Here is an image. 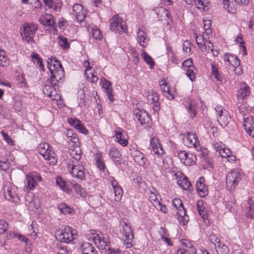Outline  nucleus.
Instances as JSON below:
<instances>
[{
    "mask_svg": "<svg viewBox=\"0 0 254 254\" xmlns=\"http://www.w3.org/2000/svg\"><path fill=\"white\" fill-rule=\"evenodd\" d=\"M223 4L224 7L226 9L229 13H235L236 9L233 3L229 1V0H223Z\"/></svg>",
    "mask_w": 254,
    "mask_h": 254,
    "instance_id": "obj_46",
    "label": "nucleus"
},
{
    "mask_svg": "<svg viewBox=\"0 0 254 254\" xmlns=\"http://www.w3.org/2000/svg\"><path fill=\"white\" fill-rule=\"evenodd\" d=\"M59 43L63 49H67L69 48V43L68 42L67 39L65 37L59 36Z\"/></svg>",
    "mask_w": 254,
    "mask_h": 254,
    "instance_id": "obj_51",
    "label": "nucleus"
},
{
    "mask_svg": "<svg viewBox=\"0 0 254 254\" xmlns=\"http://www.w3.org/2000/svg\"><path fill=\"white\" fill-rule=\"evenodd\" d=\"M250 89L248 85L245 82H241L239 84V87L237 93L238 99H244L250 95Z\"/></svg>",
    "mask_w": 254,
    "mask_h": 254,
    "instance_id": "obj_20",
    "label": "nucleus"
},
{
    "mask_svg": "<svg viewBox=\"0 0 254 254\" xmlns=\"http://www.w3.org/2000/svg\"><path fill=\"white\" fill-rule=\"evenodd\" d=\"M173 204L178 210L177 212V219L182 225H187L189 221V217L186 214L187 211L182 200L179 198H175L173 200Z\"/></svg>",
    "mask_w": 254,
    "mask_h": 254,
    "instance_id": "obj_4",
    "label": "nucleus"
},
{
    "mask_svg": "<svg viewBox=\"0 0 254 254\" xmlns=\"http://www.w3.org/2000/svg\"><path fill=\"white\" fill-rule=\"evenodd\" d=\"M71 156L75 160L72 164L68 165V169H70V173L74 178L83 180L85 178V170L82 164L79 161L81 158V150L78 147L74 148L70 152Z\"/></svg>",
    "mask_w": 254,
    "mask_h": 254,
    "instance_id": "obj_1",
    "label": "nucleus"
},
{
    "mask_svg": "<svg viewBox=\"0 0 254 254\" xmlns=\"http://www.w3.org/2000/svg\"><path fill=\"white\" fill-rule=\"evenodd\" d=\"M71 185L76 191L80 193H82L83 189L81 187V186L79 185H78L75 182H71Z\"/></svg>",
    "mask_w": 254,
    "mask_h": 254,
    "instance_id": "obj_64",
    "label": "nucleus"
},
{
    "mask_svg": "<svg viewBox=\"0 0 254 254\" xmlns=\"http://www.w3.org/2000/svg\"><path fill=\"white\" fill-rule=\"evenodd\" d=\"M191 245V244H190ZM190 251L185 249H180L177 252V254H190L191 253L192 254H196V251L193 246H191L190 247Z\"/></svg>",
    "mask_w": 254,
    "mask_h": 254,
    "instance_id": "obj_50",
    "label": "nucleus"
},
{
    "mask_svg": "<svg viewBox=\"0 0 254 254\" xmlns=\"http://www.w3.org/2000/svg\"><path fill=\"white\" fill-rule=\"evenodd\" d=\"M209 239L211 243L215 246V247L221 242L220 239L215 234L209 235Z\"/></svg>",
    "mask_w": 254,
    "mask_h": 254,
    "instance_id": "obj_59",
    "label": "nucleus"
},
{
    "mask_svg": "<svg viewBox=\"0 0 254 254\" xmlns=\"http://www.w3.org/2000/svg\"><path fill=\"white\" fill-rule=\"evenodd\" d=\"M88 31L91 33L92 37L95 40H100L102 38V34L100 30L96 26H93L88 29Z\"/></svg>",
    "mask_w": 254,
    "mask_h": 254,
    "instance_id": "obj_38",
    "label": "nucleus"
},
{
    "mask_svg": "<svg viewBox=\"0 0 254 254\" xmlns=\"http://www.w3.org/2000/svg\"><path fill=\"white\" fill-rule=\"evenodd\" d=\"M160 160H161L163 165L162 166V169L166 170L167 169H169L171 166L173 165L172 161L171 159L169 158H165L163 160L161 159L160 158H158Z\"/></svg>",
    "mask_w": 254,
    "mask_h": 254,
    "instance_id": "obj_49",
    "label": "nucleus"
},
{
    "mask_svg": "<svg viewBox=\"0 0 254 254\" xmlns=\"http://www.w3.org/2000/svg\"><path fill=\"white\" fill-rule=\"evenodd\" d=\"M37 150L50 165H54L57 163L56 154L49 144L46 142L41 143L38 146Z\"/></svg>",
    "mask_w": 254,
    "mask_h": 254,
    "instance_id": "obj_3",
    "label": "nucleus"
},
{
    "mask_svg": "<svg viewBox=\"0 0 254 254\" xmlns=\"http://www.w3.org/2000/svg\"><path fill=\"white\" fill-rule=\"evenodd\" d=\"M178 156L181 162L186 166H193L196 160V157L194 154L184 150L179 152Z\"/></svg>",
    "mask_w": 254,
    "mask_h": 254,
    "instance_id": "obj_12",
    "label": "nucleus"
},
{
    "mask_svg": "<svg viewBox=\"0 0 254 254\" xmlns=\"http://www.w3.org/2000/svg\"><path fill=\"white\" fill-rule=\"evenodd\" d=\"M26 181V189L30 190L35 187L38 182L42 181V178L37 172H32L27 175Z\"/></svg>",
    "mask_w": 254,
    "mask_h": 254,
    "instance_id": "obj_14",
    "label": "nucleus"
},
{
    "mask_svg": "<svg viewBox=\"0 0 254 254\" xmlns=\"http://www.w3.org/2000/svg\"><path fill=\"white\" fill-rule=\"evenodd\" d=\"M116 140L123 146H126L128 143L127 140L125 138L124 134L121 132H116L115 134Z\"/></svg>",
    "mask_w": 254,
    "mask_h": 254,
    "instance_id": "obj_43",
    "label": "nucleus"
},
{
    "mask_svg": "<svg viewBox=\"0 0 254 254\" xmlns=\"http://www.w3.org/2000/svg\"><path fill=\"white\" fill-rule=\"evenodd\" d=\"M39 21L41 24L45 26L49 27L53 31L56 30L54 17L51 14L45 13L41 15L39 18Z\"/></svg>",
    "mask_w": 254,
    "mask_h": 254,
    "instance_id": "obj_15",
    "label": "nucleus"
},
{
    "mask_svg": "<svg viewBox=\"0 0 254 254\" xmlns=\"http://www.w3.org/2000/svg\"><path fill=\"white\" fill-rule=\"evenodd\" d=\"M43 90L44 93L51 98L52 100H57L58 94L57 93L55 88L53 86L46 85L44 86Z\"/></svg>",
    "mask_w": 254,
    "mask_h": 254,
    "instance_id": "obj_31",
    "label": "nucleus"
},
{
    "mask_svg": "<svg viewBox=\"0 0 254 254\" xmlns=\"http://www.w3.org/2000/svg\"><path fill=\"white\" fill-rule=\"evenodd\" d=\"M134 114L141 125L148 124L151 121L149 114L145 111L137 110Z\"/></svg>",
    "mask_w": 254,
    "mask_h": 254,
    "instance_id": "obj_23",
    "label": "nucleus"
},
{
    "mask_svg": "<svg viewBox=\"0 0 254 254\" xmlns=\"http://www.w3.org/2000/svg\"><path fill=\"white\" fill-rule=\"evenodd\" d=\"M114 194L115 197V200L119 201L123 195V190L120 187H115L114 189Z\"/></svg>",
    "mask_w": 254,
    "mask_h": 254,
    "instance_id": "obj_47",
    "label": "nucleus"
},
{
    "mask_svg": "<svg viewBox=\"0 0 254 254\" xmlns=\"http://www.w3.org/2000/svg\"><path fill=\"white\" fill-rule=\"evenodd\" d=\"M87 64L89 65V63L87 62ZM91 68L87 66L84 72V76L89 82L92 83H96L98 80V78L97 76H95L91 71Z\"/></svg>",
    "mask_w": 254,
    "mask_h": 254,
    "instance_id": "obj_32",
    "label": "nucleus"
},
{
    "mask_svg": "<svg viewBox=\"0 0 254 254\" xmlns=\"http://www.w3.org/2000/svg\"><path fill=\"white\" fill-rule=\"evenodd\" d=\"M73 11L75 13L77 18L82 20L83 17L84 10L82 6L79 4H75L73 5Z\"/></svg>",
    "mask_w": 254,
    "mask_h": 254,
    "instance_id": "obj_42",
    "label": "nucleus"
},
{
    "mask_svg": "<svg viewBox=\"0 0 254 254\" xmlns=\"http://www.w3.org/2000/svg\"><path fill=\"white\" fill-rule=\"evenodd\" d=\"M185 105L190 113V117L193 118L196 116V107L194 101L190 98L186 99Z\"/></svg>",
    "mask_w": 254,
    "mask_h": 254,
    "instance_id": "obj_29",
    "label": "nucleus"
},
{
    "mask_svg": "<svg viewBox=\"0 0 254 254\" xmlns=\"http://www.w3.org/2000/svg\"><path fill=\"white\" fill-rule=\"evenodd\" d=\"M82 252V254H89L93 253H97L92 245L88 243H83L80 248Z\"/></svg>",
    "mask_w": 254,
    "mask_h": 254,
    "instance_id": "obj_36",
    "label": "nucleus"
},
{
    "mask_svg": "<svg viewBox=\"0 0 254 254\" xmlns=\"http://www.w3.org/2000/svg\"><path fill=\"white\" fill-rule=\"evenodd\" d=\"M150 147L153 151L157 155H162L164 152L157 138L153 137L150 139Z\"/></svg>",
    "mask_w": 254,
    "mask_h": 254,
    "instance_id": "obj_26",
    "label": "nucleus"
},
{
    "mask_svg": "<svg viewBox=\"0 0 254 254\" xmlns=\"http://www.w3.org/2000/svg\"><path fill=\"white\" fill-rule=\"evenodd\" d=\"M7 223L3 219H0V234H3L8 228Z\"/></svg>",
    "mask_w": 254,
    "mask_h": 254,
    "instance_id": "obj_56",
    "label": "nucleus"
},
{
    "mask_svg": "<svg viewBox=\"0 0 254 254\" xmlns=\"http://www.w3.org/2000/svg\"><path fill=\"white\" fill-rule=\"evenodd\" d=\"M247 202L249 204V211L246 213V216L251 218L254 216V205L251 198H248Z\"/></svg>",
    "mask_w": 254,
    "mask_h": 254,
    "instance_id": "obj_45",
    "label": "nucleus"
},
{
    "mask_svg": "<svg viewBox=\"0 0 254 254\" xmlns=\"http://www.w3.org/2000/svg\"><path fill=\"white\" fill-rule=\"evenodd\" d=\"M194 68V66H191V68L186 69V75L192 81H194L195 79Z\"/></svg>",
    "mask_w": 254,
    "mask_h": 254,
    "instance_id": "obj_54",
    "label": "nucleus"
},
{
    "mask_svg": "<svg viewBox=\"0 0 254 254\" xmlns=\"http://www.w3.org/2000/svg\"><path fill=\"white\" fill-rule=\"evenodd\" d=\"M149 192L150 193L148 196L149 200L155 207L156 203L158 202H160V196L156 194L155 189L153 187L150 189Z\"/></svg>",
    "mask_w": 254,
    "mask_h": 254,
    "instance_id": "obj_37",
    "label": "nucleus"
},
{
    "mask_svg": "<svg viewBox=\"0 0 254 254\" xmlns=\"http://www.w3.org/2000/svg\"><path fill=\"white\" fill-rule=\"evenodd\" d=\"M29 231H31V233H29V236L32 238L35 239L37 236V233L35 230L34 225L33 223L30 225L29 228Z\"/></svg>",
    "mask_w": 254,
    "mask_h": 254,
    "instance_id": "obj_63",
    "label": "nucleus"
},
{
    "mask_svg": "<svg viewBox=\"0 0 254 254\" xmlns=\"http://www.w3.org/2000/svg\"><path fill=\"white\" fill-rule=\"evenodd\" d=\"M56 184L63 191H68V188L66 182L61 177H57Z\"/></svg>",
    "mask_w": 254,
    "mask_h": 254,
    "instance_id": "obj_44",
    "label": "nucleus"
},
{
    "mask_svg": "<svg viewBox=\"0 0 254 254\" xmlns=\"http://www.w3.org/2000/svg\"><path fill=\"white\" fill-rule=\"evenodd\" d=\"M155 207L158 209H159L160 211L163 212L164 213L167 212L168 209L166 206L165 205H162L160 201L156 203Z\"/></svg>",
    "mask_w": 254,
    "mask_h": 254,
    "instance_id": "obj_62",
    "label": "nucleus"
},
{
    "mask_svg": "<svg viewBox=\"0 0 254 254\" xmlns=\"http://www.w3.org/2000/svg\"><path fill=\"white\" fill-rule=\"evenodd\" d=\"M141 56L143 61L149 65L150 68L152 69L154 65V61L153 59L144 51H142Z\"/></svg>",
    "mask_w": 254,
    "mask_h": 254,
    "instance_id": "obj_39",
    "label": "nucleus"
},
{
    "mask_svg": "<svg viewBox=\"0 0 254 254\" xmlns=\"http://www.w3.org/2000/svg\"><path fill=\"white\" fill-rule=\"evenodd\" d=\"M215 249L218 254H228L229 253L228 247L221 242L216 245Z\"/></svg>",
    "mask_w": 254,
    "mask_h": 254,
    "instance_id": "obj_41",
    "label": "nucleus"
},
{
    "mask_svg": "<svg viewBox=\"0 0 254 254\" xmlns=\"http://www.w3.org/2000/svg\"><path fill=\"white\" fill-rule=\"evenodd\" d=\"M9 168V163H8L7 159H4L3 160L0 159V168L2 171H6Z\"/></svg>",
    "mask_w": 254,
    "mask_h": 254,
    "instance_id": "obj_58",
    "label": "nucleus"
},
{
    "mask_svg": "<svg viewBox=\"0 0 254 254\" xmlns=\"http://www.w3.org/2000/svg\"><path fill=\"white\" fill-rule=\"evenodd\" d=\"M32 60L35 64L39 66L41 69H43L44 65L43 64L42 59L39 57L37 54H34L32 55Z\"/></svg>",
    "mask_w": 254,
    "mask_h": 254,
    "instance_id": "obj_48",
    "label": "nucleus"
},
{
    "mask_svg": "<svg viewBox=\"0 0 254 254\" xmlns=\"http://www.w3.org/2000/svg\"><path fill=\"white\" fill-rule=\"evenodd\" d=\"M76 231L72 229L69 227H66L63 231L58 235L57 239L61 242L65 243L66 244H70L72 243L75 239L74 236L75 235Z\"/></svg>",
    "mask_w": 254,
    "mask_h": 254,
    "instance_id": "obj_9",
    "label": "nucleus"
},
{
    "mask_svg": "<svg viewBox=\"0 0 254 254\" xmlns=\"http://www.w3.org/2000/svg\"><path fill=\"white\" fill-rule=\"evenodd\" d=\"M241 180V174L237 170H233L228 173L226 179V185L228 190H234Z\"/></svg>",
    "mask_w": 254,
    "mask_h": 254,
    "instance_id": "obj_8",
    "label": "nucleus"
},
{
    "mask_svg": "<svg viewBox=\"0 0 254 254\" xmlns=\"http://www.w3.org/2000/svg\"><path fill=\"white\" fill-rule=\"evenodd\" d=\"M184 142L189 147H193L197 151L201 150L197 137L194 133L188 132L186 138L184 139Z\"/></svg>",
    "mask_w": 254,
    "mask_h": 254,
    "instance_id": "obj_13",
    "label": "nucleus"
},
{
    "mask_svg": "<svg viewBox=\"0 0 254 254\" xmlns=\"http://www.w3.org/2000/svg\"><path fill=\"white\" fill-rule=\"evenodd\" d=\"M211 24V20L203 19V28L205 31H209V32H211V29L210 28Z\"/></svg>",
    "mask_w": 254,
    "mask_h": 254,
    "instance_id": "obj_60",
    "label": "nucleus"
},
{
    "mask_svg": "<svg viewBox=\"0 0 254 254\" xmlns=\"http://www.w3.org/2000/svg\"><path fill=\"white\" fill-rule=\"evenodd\" d=\"M217 152L222 158H228L231 154L230 150L227 148L218 149Z\"/></svg>",
    "mask_w": 254,
    "mask_h": 254,
    "instance_id": "obj_53",
    "label": "nucleus"
},
{
    "mask_svg": "<svg viewBox=\"0 0 254 254\" xmlns=\"http://www.w3.org/2000/svg\"><path fill=\"white\" fill-rule=\"evenodd\" d=\"M17 188L14 185L7 183L3 188V194L6 199L14 203H18L19 198L16 192Z\"/></svg>",
    "mask_w": 254,
    "mask_h": 254,
    "instance_id": "obj_7",
    "label": "nucleus"
},
{
    "mask_svg": "<svg viewBox=\"0 0 254 254\" xmlns=\"http://www.w3.org/2000/svg\"><path fill=\"white\" fill-rule=\"evenodd\" d=\"M22 27L23 31L21 35L23 39L28 43L32 42L33 37L38 29V25L33 23H25Z\"/></svg>",
    "mask_w": 254,
    "mask_h": 254,
    "instance_id": "obj_5",
    "label": "nucleus"
},
{
    "mask_svg": "<svg viewBox=\"0 0 254 254\" xmlns=\"http://www.w3.org/2000/svg\"><path fill=\"white\" fill-rule=\"evenodd\" d=\"M130 154L134 161L139 166H143L145 164L146 159L141 152L136 148L130 149Z\"/></svg>",
    "mask_w": 254,
    "mask_h": 254,
    "instance_id": "obj_21",
    "label": "nucleus"
},
{
    "mask_svg": "<svg viewBox=\"0 0 254 254\" xmlns=\"http://www.w3.org/2000/svg\"><path fill=\"white\" fill-rule=\"evenodd\" d=\"M196 43L202 52L206 51V43L208 41L209 37L207 38L204 35L195 34Z\"/></svg>",
    "mask_w": 254,
    "mask_h": 254,
    "instance_id": "obj_27",
    "label": "nucleus"
},
{
    "mask_svg": "<svg viewBox=\"0 0 254 254\" xmlns=\"http://www.w3.org/2000/svg\"><path fill=\"white\" fill-rule=\"evenodd\" d=\"M58 209L61 213L64 215L72 214L74 213L73 209L70 206L64 202L58 205Z\"/></svg>",
    "mask_w": 254,
    "mask_h": 254,
    "instance_id": "obj_34",
    "label": "nucleus"
},
{
    "mask_svg": "<svg viewBox=\"0 0 254 254\" xmlns=\"http://www.w3.org/2000/svg\"><path fill=\"white\" fill-rule=\"evenodd\" d=\"M48 68L50 72L63 69L61 63L55 57H51L47 61Z\"/></svg>",
    "mask_w": 254,
    "mask_h": 254,
    "instance_id": "obj_25",
    "label": "nucleus"
},
{
    "mask_svg": "<svg viewBox=\"0 0 254 254\" xmlns=\"http://www.w3.org/2000/svg\"><path fill=\"white\" fill-rule=\"evenodd\" d=\"M229 64L233 67H238L240 64V61L237 56L231 55V60Z\"/></svg>",
    "mask_w": 254,
    "mask_h": 254,
    "instance_id": "obj_55",
    "label": "nucleus"
},
{
    "mask_svg": "<svg viewBox=\"0 0 254 254\" xmlns=\"http://www.w3.org/2000/svg\"><path fill=\"white\" fill-rule=\"evenodd\" d=\"M194 4L199 9H205V7L207 6V0H192Z\"/></svg>",
    "mask_w": 254,
    "mask_h": 254,
    "instance_id": "obj_52",
    "label": "nucleus"
},
{
    "mask_svg": "<svg viewBox=\"0 0 254 254\" xmlns=\"http://www.w3.org/2000/svg\"><path fill=\"white\" fill-rule=\"evenodd\" d=\"M92 239L99 249L108 251V253L107 254L121 253L118 249L116 250L111 247L110 243L106 236L93 233L92 234Z\"/></svg>",
    "mask_w": 254,
    "mask_h": 254,
    "instance_id": "obj_2",
    "label": "nucleus"
},
{
    "mask_svg": "<svg viewBox=\"0 0 254 254\" xmlns=\"http://www.w3.org/2000/svg\"><path fill=\"white\" fill-rule=\"evenodd\" d=\"M176 177L177 183L182 187L184 190H189L191 184L181 172H177L174 174Z\"/></svg>",
    "mask_w": 254,
    "mask_h": 254,
    "instance_id": "obj_16",
    "label": "nucleus"
},
{
    "mask_svg": "<svg viewBox=\"0 0 254 254\" xmlns=\"http://www.w3.org/2000/svg\"><path fill=\"white\" fill-rule=\"evenodd\" d=\"M147 101L149 103L152 104V109L154 113L160 110V104L159 102V95L157 93L153 91L151 94H149L147 96Z\"/></svg>",
    "mask_w": 254,
    "mask_h": 254,
    "instance_id": "obj_18",
    "label": "nucleus"
},
{
    "mask_svg": "<svg viewBox=\"0 0 254 254\" xmlns=\"http://www.w3.org/2000/svg\"><path fill=\"white\" fill-rule=\"evenodd\" d=\"M109 155L114 162H120L121 161V154L116 148H110Z\"/></svg>",
    "mask_w": 254,
    "mask_h": 254,
    "instance_id": "obj_35",
    "label": "nucleus"
},
{
    "mask_svg": "<svg viewBox=\"0 0 254 254\" xmlns=\"http://www.w3.org/2000/svg\"><path fill=\"white\" fill-rule=\"evenodd\" d=\"M44 3L52 11L60 12L62 7L61 0H44Z\"/></svg>",
    "mask_w": 254,
    "mask_h": 254,
    "instance_id": "obj_24",
    "label": "nucleus"
},
{
    "mask_svg": "<svg viewBox=\"0 0 254 254\" xmlns=\"http://www.w3.org/2000/svg\"><path fill=\"white\" fill-rule=\"evenodd\" d=\"M101 83L102 88L104 91L106 93L108 99L110 100L111 102H113L114 98L112 94L113 90L110 82L105 78H102L101 79Z\"/></svg>",
    "mask_w": 254,
    "mask_h": 254,
    "instance_id": "obj_22",
    "label": "nucleus"
},
{
    "mask_svg": "<svg viewBox=\"0 0 254 254\" xmlns=\"http://www.w3.org/2000/svg\"><path fill=\"white\" fill-rule=\"evenodd\" d=\"M96 164L97 168L101 171H104L106 166L101 153H97L95 156Z\"/></svg>",
    "mask_w": 254,
    "mask_h": 254,
    "instance_id": "obj_40",
    "label": "nucleus"
},
{
    "mask_svg": "<svg viewBox=\"0 0 254 254\" xmlns=\"http://www.w3.org/2000/svg\"><path fill=\"white\" fill-rule=\"evenodd\" d=\"M249 118H244L243 126L249 134L254 138V123L249 124Z\"/></svg>",
    "mask_w": 254,
    "mask_h": 254,
    "instance_id": "obj_33",
    "label": "nucleus"
},
{
    "mask_svg": "<svg viewBox=\"0 0 254 254\" xmlns=\"http://www.w3.org/2000/svg\"><path fill=\"white\" fill-rule=\"evenodd\" d=\"M110 23V29L113 32L122 34L127 31L125 22L118 14L112 17Z\"/></svg>",
    "mask_w": 254,
    "mask_h": 254,
    "instance_id": "obj_6",
    "label": "nucleus"
},
{
    "mask_svg": "<svg viewBox=\"0 0 254 254\" xmlns=\"http://www.w3.org/2000/svg\"><path fill=\"white\" fill-rule=\"evenodd\" d=\"M192 60V59H189L187 60H185L183 63L182 65L184 67H186L187 69L191 68V66H194L193 65Z\"/></svg>",
    "mask_w": 254,
    "mask_h": 254,
    "instance_id": "obj_61",
    "label": "nucleus"
},
{
    "mask_svg": "<svg viewBox=\"0 0 254 254\" xmlns=\"http://www.w3.org/2000/svg\"><path fill=\"white\" fill-rule=\"evenodd\" d=\"M215 111L218 117V122L221 126H226L230 121V117L228 111L221 106H216Z\"/></svg>",
    "mask_w": 254,
    "mask_h": 254,
    "instance_id": "obj_10",
    "label": "nucleus"
},
{
    "mask_svg": "<svg viewBox=\"0 0 254 254\" xmlns=\"http://www.w3.org/2000/svg\"><path fill=\"white\" fill-rule=\"evenodd\" d=\"M196 189L201 197H204L207 194L208 190L207 187L204 184L203 177L199 178V180L196 182Z\"/></svg>",
    "mask_w": 254,
    "mask_h": 254,
    "instance_id": "obj_28",
    "label": "nucleus"
},
{
    "mask_svg": "<svg viewBox=\"0 0 254 254\" xmlns=\"http://www.w3.org/2000/svg\"><path fill=\"white\" fill-rule=\"evenodd\" d=\"M51 72V83L52 85H57L59 83H62L64 78V70L63 69H57Z\"/></svg>",
    "mask_w": 254,
    "mask_h": 254,
    "instance_id": "obj_17",
    "label": "nucleus"
},
{
    "mask_svg": "<svg viewBox=\"0 0 254 254\" xmlns=\"http://www.w3.org/2000/svg\"><path fill=\"white\" fill-rule=\"evenodd\" d=\"M212 73L217 81H222V77L218 73L217 68L214 65L212 66Z\"/></svg>",
    "mask_w": 254,
    "mask_h": 254,
    "instance_id": "obj_57",
    "label": "nucleus"
},
{
    "mask_svg": "<svg viewBox=\"0 0 254 254\" xmlns=\"http://www.w3.org/2000/svg\"><path fill=\"white\" fill-rule=\"evenodd\" d=\"M123 234L125 236L124 245L127 248H130L132 247V241L133 238V234L131 227L125 221H123L122 224Z\"/></svg>",
    "mask_w": 254,
    "mask_h": 254,
    "instance_id": "obj_11",
    "label": "nucleus"
},
{
    "mask_svg": "<svg viewBox=\"0 0 254 254\" xmlns=\"http://www.w3.org/2000/svg\"><path fill=\"white\" fill-rule=\"evenodd\" d=\"M67 122L71 126L74 127L80 132L84 134H88V130L86 129L79 120L76 118H69L67 119Z\"/></svg>",
    "mask_w": 254,
    "mask_h": 254,
    "instance_id": "obj_19",
    "label": "nucleus"
},
{
    "mask_svg": "<svg viewBox=\"0 0 254 254\" xmlns=\"http://www.w3.org/2000/svg\"><path fill=\"white\" fill-rule=\"evenodd\" d=\"M136 39L139 45L142 47H145L148 42V38L147 35L143 30L138 29L137 32Z\"/></svg>",
    "mask_w": 254,
    "mask_h": 254,
    "instance_id": "obj_30",
    "label": "nucleus"
}]
</instances>
